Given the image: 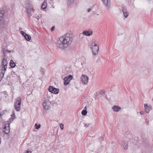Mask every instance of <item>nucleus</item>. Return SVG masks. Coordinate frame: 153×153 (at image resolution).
<instances>
[{"label":"nucleus","mask_w":153,"mask_h":153,"mask_svg":"<svg viewBox=\"0 0 153 153\" xmlns=\"http://www.w3.org/2000/svg\"><path fill=\"white\" fill-rule=\"evenodd\" d=\"M2 116L1 114L0 113V117H1Z\"/></svg>","instance_id":"38"},{"label":"nucleus","mask_w":153,"mask_h":153,"mask_svg":"<svg viewBox=\"0 0 153 153\" xmlns=\"http://www.w3.org/2000/svg\"><path fill=\"white\" fill-rule=\"evenodd\" d=\"M104 92H103V94H104Z\"/></svg>","instance_id":"41"},{"label":"nucleus","mask_w":153,"mask_h":153,"mask_svg":"<svg viewBox=\"0 0 153 153\" xmlns=\"http://www.w3.org/2000/svg\"><path fill=\"white\" fill-rule=\"evenodd\" d=\"M7 125V126H5L3 130L4 133L5 134H9L10 132V123H8Z\"/></svg>","instance_id":"10"},{"label":"nucleus","mask_w":153,"mask_h":153,"mask_svg":"<svg viewBox=\"0 0 153 153\" xmlns=\"http://www.w3.org/2000/svg\"><path fill=\"white\" fill-rule=\"evenodd\" d=\"M152 100H153V99H152Z\"/></svg>","instance_id":"43"},{"label":"nucleus","mask_w":153,"mask_h":153,"mask_svg":"<svg viewBox=\"0 0 153 153\" xmlns=\"http://www.w3.org/2000/svg\"><path fill=\"white\" fill-rule=\"evenodd\" d=\"M35 17L36 18H37L38 19V18H37V17Z\"/></svg>","instance_id":"39"},{"label":"nucleus","mask_w":153,"mask_h":153,"mask_svg":"<svg viewBox=\"0 0 153 153\" xmlns=\"http://www.w3.org/2000/svg\"><path fill=\"white\" fill-rule=\"evenodd\" d=\"M140 114L141 115H142L143 114V113L141 111L140 112Z\"/></svg>","instance_id":"36"},{"label":"nucleus","mask_w":153,"mask_h":153,"mask_svg":"<svg viewBox=\"0 0 153 153\" xmlns=\"http://www.w3.org/2000/svg\"><path fill=\"white\" fill-rule=\"evenodd\" d=\"M7 51L8 53H10V52H11V51H10V50H7Z\"/></svg>","instance_id":"34"},{"label":"nucleus","mask_w":153,"mask_h":153,"mask_svg":"<svg viewBox=\"0 0 153 153\" xmlns=\"http://www.w3.org/2000/svg\"><path fill=\"white\" fill-rule=\"evenodd\" d=\"M91 45L92 46L91 48L92 50V53L94 55H96L98 53V51L99 50V47L95 43L94 41V42L92 41Z\"/></svg>","instance_id":"5"},{"label":"nucleus","mask_w":153,"mask_h":153,"mask_svg":"<svg viewBox=\"0 0 153 153\" xmlns=\"http://www.w3.org/2000/svg\"><path fill=\"white\" fill-rule=\"evenodd\" d=\"M4 13V10H2L1 11H0V16L1 17V18L3 17Z\"/></svg>","instance_id":"22"},{"label":"nucleus","mask_w":153,"mask_h":153,"mask_svg":"<svg viewBox=\"0 0 153 153\" xmlns=\"http://www.w3.org/2000/svg\"><path fill=\"white\" fill-rule=\"evenodd\" d=\"M24 153H31V152L30 151L27 150L26 152H24Z\"/></svg>","instance_id":"30"},{"label":"nucleus","mask_w":153,"mask_h":153,"mask_svg":"<svg viewBox=\"0 0 153 153\" xmlns=\"http://www.w3.org/2000/svg\"><path fill=\"white\" fill-rule=\"evenodd\" d=\"M88 77L86 75L83 74L81 78V82L84 85H87L88 83Z\"/></svg>","instance_id":"7"},{"label":"nucleus","mask_w":153,"mask_h":153,"mask_svg":"<svg viewBox=\"0 0 153 153\" xmlns=\"http://www.w3.org/2000/svg\"><path fill=\"white\" fill-rule=\"evenodd\" d=\"M128 146V142L127 141H124L122 143V147L124 150H127Z\"/></svg>","instance_id":"14"},{"label":"nucleus","mask_w":153,"mask_h":153,"mask_svg":"<svg viewBox=\"0 0 153 153\" xmlns=\"http://www.w3.org/2000/svg\"><path fill=\"white\" fill-rule=\"evenodd\" d=\"M89 123H84V126L85 127H88L89 126Z\"/></svg>","instance_id":"27"},{"label":"nucleus","mask_w":153,"mask_h":153,"mask_svg":"<svg viewBox=\"0 0 153 153\" xmlns=\"http://www.w3.org/2000/svg\"><path fill=\"white\" fill-rule=\"evenodd\" d=\"M91 8H88V10H87L88 12H90V11H91Z\"/></svg>","instance_id":"33"},{"label":"nucleus","mask_w":153,"mask_h":153,"mask_svg":"<svg viewBox=\"0 0 153 153\" xmlns=\"http://www.w3.org/2000/svg\"><path fill=\"white\" fill-rule=\"evenodd\" d=\"M51 0V1H52L53 0Z\"/></svg>","instance_id":"42"},{"label":"nucleus","mask_w":153,"mask_h":153,"mask_svg":"<svg viewBox=\"0 0 153 153\" xmlns=\"http://www.w3.org/2000/svg\"><path fill=\"white\" fill-rule=\"evenodd\" d=\"M73 78L72 76L71 75H69L68 76L65 77L64 79V85L66 86L68 85Z\"/></svg>","instance_id":"8"},{"label":"nucleus","mask_w":153,"mask_h":153,"mask_svg":"<svg viewBox=\"0 0 153 153\" xmlns=\"http://www.w3.org/2000/svg\"><path fill=\"white\" fill-rule=\"evenodd\" d=\"M47 6V2L45 1H44L42 4L41 7L42 9H44L46 8Z\"/></svg>","instance_id":"16"},{"label":"nucleus","mask_w":153,"mask_h":153,"mask_svg":"<svg viewBox=\"0 0 153 153\" xmlns=\"http://www.w3.org/2000/svg\"><path fill=\"white\" fill-rule=\"evenodd\" d=\"M92 34V31H91L85 30L83 32L82 34H80V36L85 35L87 36H89Z\"/></svg>","instance_id":"12"},{"label":"nucleus","mask_w":153,"mask_h":153,"mask_svg":"<svg viewBox=\"0 0 153 153\" xmlns=\"http://www.w3.org/2000/svg\"><path fill=\"white\" fill-rule=\"evenodd\" d=\"M146 122H147V123H148V122L147 121Z\"/></svg>","instance_id":"40"},{"label":"nucleus","mask_w":153,"mask_h":153,"mask_svg":"<svg viewBox=\"0 0 153 153\" xmlns=\"http://www.w3.org/2000/svg\"><path fill=\"white\" fill-rule=\"evenodd\" d=\"M73 40L72 38L70 36L69 34H66L61 37L57 42V48L63 50L67 48L71 43Z\"/></svg>","instance_id":"1"},{"label":"nucleus","mask_w":153,"mask_h":153,"mask_svg":"<svg viewBox=\"0 0 153 153\" xmlns=\"http://www.w3.org/2000/svg\"><path fill=\"white\" fill-rule=\"evenodd\" d=\"M8 22H4L3 23V25H4V27H7L8 26Z\"/></svg>","instance_id":"23"},{"label":"nucleus","mask_w":153,"mask_h":153,"mask_svg":"<svg viewBox=\"0 0 153 153\" xmlns=\"http://www.w3.org/2000/svg\"><path fill=\"white\" fill-rule=\"evenodd\" d=\"M144 108H146V107H149V105H148L147 104H145L144 105Z\"/></svg>","instance_id":"31"},{"label":"nucleus","mask_w":153,"mask_h":153,"mask_svg":"<svg viewBox=\"0 0 153 153\" xmlns=\"http://www.w3.org/2000/svg\"><path fill=\"white\" fill-rule=\"evenodd\" d=\"M112 109L114 111L117 112L120 110L121 108L119 106L115 105L112 107Z\"/></svg>","instance_id":"15"},{"label":"nucleus","mask_w":153,"mask_h":153,"mask_svg":"<svg viewBox=\"0 0 153 153\" xmlns=\"http://www.w3.org/2000/svg\"><path fill=\"white\" fill-rule=\"evenodd\" d=\"M74 0H68V4H70V5H71V4L72 3Z\"/></svg>","instance_id":"25"},{"label":"nucleus","mask_w":153,"mask_h":153,"mask_svg":"<svg viewBox=\"0 0 153 153\" xmlns=\"http://www.w3.org/2000/svg\"><path fill=\"white\" fill-rule=\"evenodd\" d=\"M22 99L20 97L17 98L15 100L14 108L15 110L18 111H19L21 110L20 105L21 104Z\"/></svg>","instance_id":"4"},{"label":"nucleus","mask_w":153,"mask_h":153,"mask_svg":"<svg viewBox=\"0 0 153 153\" xmlns=\"http://www.w3.org/2000/svg\"><path fill=\"white\" fill-rule=\"evenodd\" d=\"M152 109V107L151 105H149V107L145 108L146 112V113H148L149 112V111L151 110Z\"/></svg>","instance_id":"17"},{"label":"nucleus","mask_w":153,"mask_h":153,"mask_svg":"<svg viewBox=\"0 0 153 153\" xmlns=\"http://www.w3.org/2000/svg\"><path fill=\"white\" fill-rule=\"evenodd\" d=\"M20 33L21 34H22L24 37L25 36V35L27 34L25 33L24 31H23L21 30L20 31Z\"/></svg>","instance_id":"24"},{"label":"nucleus","mask_w":153,"mask_h":153,"mask_svg":"<svg viewBox=\"0 0 153 153\" xmlns=\"http://www.w3.org/2000/svg\"><path fill=\"white\" fill-rule=\"evenodd\" d=\"M7 67V60L5 58H3L1 63V73L0 74V77L2 79L4 76L5 71Z\"/></svg>","instance_id":"3"},{"label":"nucleus","mask_w":153,"mask_h":153,"mask_svg":"<svg viewBox=\"0 0 153 153\" xmlns=\"http://www.w3.org/2000/svg\"><path fill=\"white\" fill-rule=\"evenodd\" d=\"M10 65L12 68H14L16 66V64L12 60H11L10 62Z\"/></svg>","instance_id":"19"},{"label":"nucleus","mask_w":153,"mask_h":153,"mask_svg":"<svg viewBox=\"0 0 153 153\" xmlns=\"http://www.w3.org/2000/svg\"><path fill=\"white\" fill-rule=\"evenodd\" d=\"M48 91L52 93L57 94L59 93V89L50 86L48 88Z\"/></svg>","instance_id":"9"},{"label":"nucleus","mask_w":153,"mask_h":153,"mask_svg":"<svg viewBox=\"0 0 153 153\" xmlns=\"http://www.w3.org/2000/svg\"><path fill=\"white\" fill-rule=\"evenodd\" d=\"M87 114V110H83L82 111V114L83 116H85Z\"/></svg>","instance_id":"20"},{"label":"nucleus","mask_w":153,"mask_h":153,"mask_svg":"<svg viewBox=\"0 0 153 153\" xmlns=\"http://www.w3.org/2000/svg\"><path fill=\"white\" fill-rule=\"evenodd\" d=\"M25 38L27 41H29L31 39V36L27 34H26L24 36Z\"/></svg>","instance_id":"18"},{"label":"nucleus","mask_w":153,"mask_h":153,"mask_svg":"<svg viewBox=\"0 0 153 153\" xmlns=\"http://www.w3.org/2000/svg\"><path fill=\"white\" fill-rule=\"evenodd\" d=\"M42 105L44 107V108L46 110L49 109L50 108L49 102L46 101L42 103Z\"/></svg>","instance_id":"11"},{"label":"nucleus","mask_w":153,"mask_h":153,"mask_svg":"<svg viewBox=\"0 0 153 153\" xmlns=\"http://www.w3.org/2000/svg\"><path fill=\"white\" fill-rule=\"evenodd\" d=\"M35 127L36 129H38L40 128L41 127V125H38L36 123L35 125Z\"/></svg>","instance_id":"21"},{"label":"nucleus","mask_w":153,"mask_h":153,"mask_svg":"<svg viewBox=\"0 0 153 153\" xmlns=\"http://www.w3.org/2000/svg\"><path fill=\"white\" fill-rule=\"evenodd\" d=\"M106 9L109 10L111 8V0H101Z\"/></svg>","instance_id":"6"},{"label":"nucleus","mask_w":153,"mask_h":153,"mask_svg":"<svg viewBox=\"0 0 153 153\" xmlns=\"http://www.w3.org/2000/svg\"><path fill=\"white\" fill-rule=\"evenodd\" d=\"M26 5V9L27 13L30 17L32 16V13L34 12V9L33 5L30 0L27 1Z\"/></svg>","instance_id":"2"},{"label":"nucleus","mask_w":153,"mask_h":153,"mask_svg":"<svg viewBox=\"0 0 153 153\" xmlns=\"http://www.w3.org/2000/svg\"><path fill=\"white\" fill-rule=\"evenodd\" d=\"M55 27L53 26L51 28V31H53L54 30Z\"/></svg>","instance_id":"32"},{"label":"nucleus","mask_w":153,"mask_h":153,"mask_svg":"<svg viewBox=\"0 0 153 153\" xmlns=\"http://www.w3.org/2000/svg\"><path fill=\"white\" fill-rule=\"evenodd\" d=\"M84 110H87V106H85V107L84 108Z\"/></svg>","instance_id":"35"},{"label":"nucleus","mask_w":153,"mask_h":153,"mask_svg":"<svg viewBox=\"0 0 153 153\" xmlns=\"http://www.w3.org/2000/svg\"><path fill=\"white\" fill-rule=\"evenodd\" d=\"M11 118L13 119V120H14L15 119V115L14 113H13L11 115Z\"/></svg>","instance_id":"26"},{"label":"nucleus","mask_w":153,"mask_h":153,"mask_svg":"<svg viewBox=\"0 0 153 153\" xmlns=\"http://www.w3.org/2000/svg\"><path fill=\"white\" fill-rule=\"evenodd\" d=\"M122 10L124 16L125 18H127L129 14V13L128 11L127 8L125 7H123L122 8Z\"/></svg>","instance_id":"13"},{"label":"nucleus","mask_w":153,"mask_h":153,"mask_svg":"<svg viewBox=\"0 0 153 153\" xmlns=\"http://www.w3.org/2000/svg\"><path fill=\"white\" fill-rule=\"evenodd\" d=\"M1 17L0 16V22H1Z\"/></svg>","instance_id":"37"},{"label":"nucleus","mask_w":153,"mask_h":153,"mask_svg":"<svg viewBox=\"0 0 153 153\" xmlns=\"http://www.w3.org/2000/svg\"><path fill=\"white\" fill-rule=\"evenodd\" d=\"M60 128L61 129H62V130L64 128V125L63 124L61 123L60 124Z\"/></svg>","instance_id":"28"},{"label":"nucleus","mask_w":153,"mask_h":153,"mask_svg":"<svg viewBox=\"0 0 153 153\" xmlns=\"http://www.w3.org/2000/svg\"><path fill=\"white\" fill-rule=\"evenodd\" d=\"M9 122H8V123H10V124L13 120V119H12V118H9Z\"/></svg>","instance_id":"29"}]
</instances>
